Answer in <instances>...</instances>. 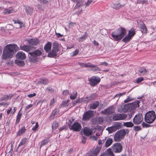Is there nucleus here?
I'll return each instance as SVG.
<instances>
[{"label": "nucleus", "mask_w": 156, "mask_h": 156, "mask_svg": "<svg viewBox=\"0 0 156 156\" xmlns=\"http://www.w3.org/2000/svg\"><path fill=\"white\" fill-rule=\"evenodd\" d=\"M49 81L47 79H44L40 80V81H38L37 82V83L38 84H48V83Z\"/></svg>", "instance_id": "e433bc0d"}, {"label": "nucleus", "mask_w": 156, "mask_h": 156, "mask_svg": "<svg viewBox=\"0 0 156 156\" xmlns=\"http://www.w3.org/2000/svg\"><path fill=\"white\" fill-rule=\"evenodd\" d=\"M38 127H39V126H38V123L37 122L36 123V125H35V126H34L32 128V129L34 131H35L37 130V129L38 128Z\"/></svg>", "instance_id": "864d4df0"}, {"label": "nucleus", "mask_w": 156, "mask_h": 156, "mask_svg": "<svg viewBox=\"0 0 156 156\" xmlns=\"http://www.w3.org/2000/svg\"><path fill=\"white\" fill-rule=\"evenodd\" d=\"M75 2H76V4L74 8V10L82 6L83 3V2L82 0H76Z\"/></svg>", "instance_id": "393cba45"}, {"label": "nucleus", "mask_w": 156, "mask_h": 156, "mask_svg": "<svg viewBox=\"0 0 156 156\" xmlns=\"http://www.w3.org/2000/svg\"><path fill=\"white\" fill-rule=\"evenodd\" d=\"M79 51L78 49H76L73 52V56H75L77 55L79 53Z\"/></svg>", "instance_id": "bf43d9fd"}, {"label": "nucleus", "mask_w": 156, "mask_h": 156, "mask_svg": "<svg viewBox=\"0 0 156 156\" xmlns=\"http://www.w3.org/2000/svg\"><path fill=\"white\" fill-rule=\"evenodd\" d=\"M19 50V47L16 44H9L5 46L3 50L2 58L6 60L12 58L14 53Z\"/></svg>", "instance_id": "f257e3e1"}, {"label": "nucleus", "mask_w": 156, "mask_h": 156, "mask_svg": "<svg viewBox=\"0 0 156 156\" xmlns=\"http://www.w3.org/2000/svg\"><path fill=\"white\" fill-rule=\"evenodd\" d=\"M105 156H115L110 148L108 149L105 152L103 153Z\"/></svg>", "instance_id": "b1692460"}, {"label": "nucleus", "mask_w": 156, "mask_h": 156, "mask_svg": "<svg viewBox=\"0 0 156 156\" xmlns=\"http://www.w3.org/2000/svg\"><path fill=\"white\" fill-rule=\"evenodd\" d=\"M12 94H9V95H4L2 96L0 99L1 101H5L6 100L11 99L12 97Z\"/></svg>", "instance_id": "c9c22d12"}, {"label": "nucleus", "mask_w": 156, "mask_h": 156, "mask_svg": "<svg viewBox=\"0 0 156 156\" xmlns=\"http://www.w3.org/2000/svg\"><path fill=\"white\" fill-rule=\"evenodd\" d=\"M122 124L120 122H117L115 124L114 126L112 128H110L108 129V131L109 133H111L114 131V129L116 130L121 128Z\"/></svg>", "instance_id": "2eb2a0df"}, {"label": "nucleus", "mask_w": 156, "mask_h": 156, "mask_svg": "<svg viewBox=\"0 0 156 156\" xmlns=\"http://www.w3.org/2000/svg\"><path fill=\"white\" fill-rule=\"evenodd\" d=\"M28 44H30L36 45L39 43L38 40L37 39H31L27 41Z\"/></svg>", "instance_id": "aec40b11"}, {"label": "nucleus", "mask_w": 156, "mask_h": 156, "mask_svg": "<svg viewBox=\"0 0 156 156\" xmlns=\"http://www.w3.org/2000/svg\"><path fill=\"white\" fill-rule=\"evenodd\" d=\"M99 105V102L98 101H96L90 104L89 105V108L90 109H94L96 108Z\"/></svg>", "instance_id": "5701e85b"}, {"label": "nucleus", "mask_w": 156, "mask_h": 156, "mask_svg": "<svg viewBox=\"0 0 156 156\" xmlns=\"http://www.w3.org/2000/svg\"><path fill=\"white\" fill-rule=\"evenodd\" d=\"M84 67H90L92 66V64L90 63H84Z\"/></svg>", "instance_id": "5fc2aeb1"}, {"label": "nucleus", "mask_w": 156, "mask_h": 156, "mask_svg": "<svg viewBox=\"0 0 156 156\" xmlns=\"http://www.w3.org/2000/svg\"><path fill=\"white\" fill-rule=\"evenodd\" d=\"M17 58L21 60L24 59L26 57L25 54L22 51H20L18 52L16 55Z\"/></svg>", "instance_id": "6ab92c4d"}, {"label": "nucleus", "mask_w": 156, "mask_h": 156, "mask_svg": "<svg viewBox=\"0 0 156 156\" xmlns=\"http://www.w3.org/2000/svg\"><path fill=\"white\" fill-rule=\"evenodd\" d=\"M49 142V140L48 138H47L43 140L41 142L40 147L44 146V145L47 144Z\"/></svg>", "instance_id": "ea45409f"}, {"label": "nucleus", "mask_w": 156, "mask_h": 156, "mask_svg": "<svg viewBox=\"0 0 156 156\" xmlns=\"http://www.w3.org/2000/svg\"><path fill=\"white\" fill-rule=\"evenodd\" d=\"M126 33L125 28L120 27L117 30L112 33V37L116 41L121 40L125 35Z\"/></svg>", "instance_id": "f03ea898"}, {"label": "nucleus", "mask_w": 156, "mask_h": 156, "mask_svg": "<svg viewBox=\"0 0 156 156\" xmlns=\"http://www.w3.org/2000/svg\"><path fill=\"white\" fill-rule=\"evenodd\" d=\"M22 115V114L19 112L18 115L17 116L16 122V123H18L19 122L20 120V117Z\"/></svg>", "instance_id": "a18cd8bd"}, {"label": "nucleus", "mask_w": 156, "mask_h": 156, "mask_svg": "<svg viewBox=\"0 0 156 156\" xmlns=\"http://www.w3.org/2000/svg\"><path fill=\"white\" fill-rule=\"evenodd\" d=\"M57 52L55 51H54L52 50L51 51H49L48 53V56L50 57H56L57 55Z\"/></svg>", "instance_id": "f704fd0d"}, {"label": "nucleus", "mask_w": 156, "mask_h": 156, "mask_svg": "<svg viewBox=\"0 0 156 156\" xmlns=\"http://www.w3.org/2000/svg\"><path fill=\"white\" fill-rule=\"evenodd\" d=\"M86 138L84 136H82V142L83 144H85L86 142Z\"/></svg>", "instance_id": "774afa93"}, {"label": "nucleus", "mask_w": 156, "mask_h": 156, "mask_svg": "<svg viewBox=\"0 0 156 156\" xmlns=\"http://www.w3.org/2000/svg\"><path fill=\"white\" fill-rule=\"evenodd\" d=\"M55 102V99L53 98L51 100L50 102V106H52Z\"/></svg>", "instance_id": "6e6d98bb"}, {"label": "nucleus", "mask_w": 156, "mask_h": 156, "mask_svg": "<svg viewBox=\"0 0 156 156\" xmlns=\"http://www.w3.org/2000/svg\"><path fill=\"white\" fill-rule=\"evenodd\" d=\"M131 105L130 103L125 105L124 107L123 111L126 112L130 110H132Z\"/></svg>", "instance_id": "a878e982"}, {"label": "nucleus", "mask_w": 156, "mask_h": 156, "mask_svg": "<svg viewBox=\"0 0 156 156\" xmlns=\"http://www.w3.org/2000/svg\"><path fill=\"white\" fill-rule=\"evenodd\" d=\"M25 10L27 14L31 15L33 12V9L32 8L27 6L25 7Z\"/></svg>", "instance_id": "7c9ffc66"}, {"label": "nucleus", "mask_w": 156, "mask_h": 156, "mask_svg": "<svg viewBox=\"0 0 156 156\" xmlns=\"http://www.w3.org/2000/svg\"><path fill=\"white\" fill-rule=\"evenodd\" d=\"M144 80V78L143 77L138 78L136 79V82L137 83H139Z\"/></svg>", "instance_id": "3c124183"}, {"label": "nucleus", "mask_w": 156, "mask_h": 156, "mask_svg": "<svg viewBox=\"0 0 156 156\" xmlns=\"http://www.w3.org/2000/svg\"><path fill=\"white\" fill-rule=\"evenodd\" d=\"M125 5V4L120 5L119 3L118 4H112L111 5V7L115 9H118L121 7H122Z\"/></svg>", "instance_id": "cd10ccee"}, {"label": "nucleus", "mask_w": 156, "mask_h": 156, "mask_svg": "<svg viewBox=\"0 0 156 156\" xmlns=\"http://www.w3.org/2000/svg\"><path fill=\"white\" fill-rule=\"evenodd\" d=\"M58 48L59 45L58 43L55 42L53 43L52 50H53V51H55L57 52H58L59 51Z\"/></svg>", "instance_id": "473e14b6"}, {"label": "nucleus", "mask_w": 156, "mask_h": 156, "mask_svg": "<svg viewBox=\"0 0 156 156\" xmlns=\"http://www.w3.org/2000/svg\"><path fill=\"white\" fill-rule=\"evenodd\" d=\"M136 32V30L134 28H132L129 31L128 35L132 38L135 34Z\"/></svg>", "instance_id": "c85d7f7f"}, {"label": "nucleus", "mask_w": 156, "mask_h": 156, "mask_svg": "<svg viewBox=\"0 0 156 156\" xmlns=\"http://www.w3.org/2000/svg\"><path fill=\"white\" fill-rule=\"evenodd\" d=\"M123 125L127 127H131L134 126V125L132 122H124Z\"/></svg>", "instance_id": "4c0bfd02"}, {"label": "nucleus", "mask_w": 156, "mask_h": 156, "mask_svg": "<svg viewBox=\"0 0 156 156\" xmlns=\"http://www.w3.org/2000/svg\"><path fill=\"white\" fill-rule=\"evenodd\" d=\"M101 150V147L97 146L95 148L90 149L87 154L90 156H97Z\"/></svg>", "instance_id": "423d86ee"}, {"label": "nucleus", "mask_w": 156, "mask_h": 156, "mask_svg": "<svg viewBox=\"0 0 156 156\" xmlns=\"http://www.w3.org/2000/svg\"><path fill=\"white\" fill-rule=\"evenodd\" d=\"M83 98H82L81 99H80V98L76 100V103L84 102V101H82L83 100Z\"/></svg>", "instance_id": "680f3d73"}, {"label": "nucleus", "mask_w": 156, "mask_h": 156, "mask_svg": "<svg viewBox=\"0 0 156 156\" xmlns=\"http://www.w3.org/2000/svg\"><path fill=\"white\" fill-rule=\"evenodd\" d=\"M55 34L58 37H61L63 36V35L59 33H57L56 32Z\"/></svg>", "instance_id": "69168bd1"}, {"label": "nucleus", "mask_w": 156, "mask_h": 156, "mask_svg": "<svg viewBox=\"0 0 156 156\" xmlns=\"http://www.w3.org/2000/svg\"><path fill=\"white\" fill-rule=\"evenodd\" d=\"M127 117V115L125 114L115 113L113 115V119L114 121L123 120Z\"/></svg>", "instance_id": "0eeeda50"}, {"label": "nucleus", "mask_w": 156, "mask_h": 156, "mask_svg": "<svg viewBox=\"0 0 156 156\" xmlns=\"http://www.w3.org/2000/svg\"><path fill=\"white\" fill-rule=\"evenodd\" d=\"M104 142V140H101L99 139L98 140V144L99 145L102 144Z\"/></svg>", "instance_id": "e2e57ef3"}, {"label": "nucleus", "mask_w": 156, "mask_h": 156, "mask_svg": "<svg viewBox=\"0 0 156 156\" xmlns=\"http://www.w3.org/2000/svg\"><path fill=\"white\" fill-rule=\"evenodd\" d=\"M70 129L75 132L80 131L81 129V124L78 122H74L70 128Z\"/></svg>", "instance_id": "9d476101"}, {"label": "nucleus", "mask_w": 156, "mask_h": 156, "mask_svg": "<svg viewBox=\"0 0 156 156\" xmlns=\"http://www.w3.org/2000/svg\"><path fill=\"white\" fill-rule=\"evenodd\" d=\"M137 3H142L143 4H147L148 1L145 0H137Z\"/></svg>", "instance_id": "09e8293b"}, {"label": "nucleus", "mask_w": 156, "mask_h": 156, "mask_svg": "<svg viewBox=\"0 0 156 156\" xmlns=\"http://www.w3.org/2000/svg\"><path fill=\"white\" fill-rule=\"evenodd\" d=\"M96 98V96L94 94H92L90 96L83 98L82 101L84 102H88Z\"/></svg>", "instance_id": "f3484780"}, {"label": "nucleus", "mask_w": 156, "mask_h": 156, "mask_svg": "<svg viewBox=\"0 0 156 156\" xmlns=\"http://www.w3.org/2000/svg\"><path fill=\"white\" fill-rule=\"evenodd\" d=\"M13 21L14 23H18L19 24V28H21L24 26L23 23L18 20H13Z\"/></svg>", "instance_id": "a19ab883"}, {"label": "nucleus", "mask_w": 156, "mask_h": 156, "mask_svg": "<svg viewBox=\"0 0 156 156\" xmlns=\"http://www.w3.org/2000/svg\"><path fill=\"white\" fill-rule=\"evenodd\" d=\"M92 66L90 67L91 68V70L92 71H100L101 70V69L96 66L92 64Z\"/></svg>", "instance_id": "58836bf2"}, {"label": "nucleus", "mask_w": 156, "mask_h": 156, "mask_svg": "<svg viewBox=\"0 0 156 156\" xmlns=\"http://www.w3.org/2000/svg\"><path fill=\"white\" fill-rule=\"evenodd\" d=\"M93 115V111L89 110L86 112L83 115L82 119L83 120H89Z\"/></svg>", "instance_id": "f8f14e48"}, {"label": "nucleus", "mask_w": 156, "mask_h": 156, "mask_svg": "<svg viewBox=\"0 0 156 156\" xmlns=\"http://www.w3.org/2000/svg\"><path fill=\"white\" fill-rule=\"evenodd\" d=\"M38 1H39L41 3H42L44 4H46L48 2L47 0H37Z\"/></svg>", "instance_id": "052dcab7"}, {"label": "nucleus", "mask_w": 156, "mask_h": 156, "mask_svg": "<svg viewBox=\"0 0 156 156\" xmlns=\"http://www.w3.org/2000/svg\"><path fill=\"white\" fill-rule=\"evenodd\" d=\"M101 79L99 78L93 76L89 80L90 83L92 86H94L100 81Z\"/></svg>", "instance_id": "4468645a"}, {"label": "nucleus", "mask_w": 156, "mask_h": 156, "mask_svg": "<svg viewBox=\"0 0 156 156\" xmlns=\"http://www.w3.org/2000/svg\"><path fill=\"white\" fill-rule=\"evenodd\" d=\"M139 103H140V102L138 101H135L131 103H130L131 105L132 109L133 110L136 108L139 107Z\"/></svg>", "instance_id": "4be33fe9"}, {"label": "nucleus", "mask_w": 156, "mask_h": 156, "mask_svg": "<svg viewBox=\"0 0 156 156\" xmlns=\"http://www.w3.org/2000/svg\"><path fill=\"white\" fill-rule=\"evenodd\" d=\"M15 63L16 64L20 66H23L24 65V61H23L16 60L15 61Z\"/></svg>", "instance_id": "37998d69"}, {"label": "nucleus", "mask_w": 156, "mask_h": 156, "mask_svg": "<svg viewBox=\"0 0 156 156\" xmlns=\"http://www.w3.org/2000/svg\"><path fill=\"white\" fill-rule=\"evenodd\" d=\"M127 129H121L116 132L114 137V139L115 141L119 142L126 135V132L129 133Z\"/></svg>", "instance_id": "20e7f679"}, {"label": "nucleus", "mask_w": 156, "mask_h": 156, "mask_svg": "<svg viewBox=\"0 0 156 156\" xmlns=\"http://www.w3.org/2000/svg\"><path fill=\"white\" fill-rule=\"evenodd\" d=\"M92 129L87 127H85L83 129V134L87 136L91 135L92 133Z\"/></svg>", "instance_id": "a211bd4d"}, {"label": "nucleus", "mask_w": 156, "mask_h": 156, "mask_svg": "<svg viewBox=\"0 0 156 156\" xmlns=\"http://www.w3.org/2000/svg\"><path fill=\"white\" fill-rule=\"evenodd\" d=\"M86 39V35L84 34L83 36L80 37L79 38V41L80 42H82Z\"/></svg>", "instance_id": "8fccbe9b"}, {"label": "nucleus", "mask_w": 156, "mask_h": 156, "mask_svg": "<svg viewBox=\"0 0 156 156\" xmlns=\"http://www.w3.org/2000/svg\"><path fill=\"white\" fill-rule=\"evenodd\" d=\"M138 25L140 27V30L143 33L146 34L147 33V29L145 24L143 22H142L141 23L139 24L138 22L137 21Z\"/></svg>", "instance_id": "dca6fc26"}, {"label": "nucleus", "mask_w": 156, "mask_h": 156, "mask_svg": "<svg viewBox=\"0 0 156 156\" xmlns=\"http://www.w3.org/2000/svg\"><path fill=\"white\" fill-rule=\"evenodd\" d=\"M98 122L99 123H101L104 120V118L102 117H99L98 118Z\"/></svg>", "instance_id": "13d9d810"}, {"label": "nucleus", "mask_w": 156, "mask_h": 156, "mask_svg": "<svg viewBox=\"0 0 156 156\" xmlns=\"http://www.w3.org/2000/svg\"><path fill=\"white\" fill-rule=\"evenodd\" d=\"M42 52L39 50L31 52H29V54L30 55L29 56V59L30 61L35 62L38 61V56L42 54Z\"/></svg>", "instance_id": "7ed1b4c3"}, {"label": "nucleus", "mask_w": 156, "mask_h": 156, "mask_svg": "<svg viewBox=\"0 0 156 156\" xmlns=\"http://www.w3.org/2000/svg\"><path fill=\"white\" fill-rule=\"evenodd\" d=\"M156 116L154 111H152L147 113L145 116V120L147 123H151L155 120Z\"/></svg>", "instance_id": "39448f33"}, {"label": "nucleus", "mask_w": 156, "mask_h": 156, "mask_svg": "<svg viewBox=\"0 0 156 156\" xmlns=\"http://www.w3.org/2000/svg\"><path fill=\"white\" fill-rule=\"evenodd\" d=\"M133 129L136 131H138L141 129V128L139 126H135L133 128Z\"/></svg>", "instance_id": "603ef678"}, {"label": "nucleus", "mask_w": 156, "mask_h": 156, "mask_svg": "<svg viewBox=\"0 0 156 156\" xmlns=\"http://www.w3.org/2000/svg\"><path fill=\"white\" fill-rule=\"evenodd\" d=\"M36 95V94L34 93L33 94H30L28 95V97L30 98L34 97Z\"/></svg>", "instance_id": "338daca9"}, {"label": "nucleus", "mask_w": 156, "mask_h": 156, "mask_svg": "<svg viewBox=\"0 0 156 156\" xmlns=\"http://www.w3.org/2000/svg\"><path fill=\"white\" fill-rule=\"evenodd\" d=\"M26 129L25 127H22L21 129H20L18 132L17 135L20 136L21 135L24 133L26 131Z\"/></svg>", "instance_id": "72a5a7b5"}, {"label": "nucleus", "mask_w": 156, "mask_h": 156, "mask_svg": "<svg viewBox=\"0 0 156 156\" xmlns=\"http://www.w3.org/2000/svg\"><path fill=\"white\" fill-rule=\"evenodd\" d=\"M77 95V92L74 91L73 92V94H70V98L72 100H74L76 98Z\"/></svg>", "instance_id": "c03bdc74"}, {"label": "nucleus", "mask_w": 156, "mask_h": 156, "mask_svg": "<svg viewBox=\"0 0 156 156\" xmlns=\"http://www.w3.org/2000/svg\"><path fill=\"white\" fill-rule=\"evenodd\" d=\"M93 2V0H88L86 3V5L87 6H88Z\"/></svg>", "instance_id": "4d7b16f0"}, {"label": "nucleus", "mask_w": 156, "mask_h": 156, "mask_svg": "<svg viewBox=\"0 0 156 156\" xmlns=\"http://www.w3.org/2000/svg\"><path fill=\"white\" fill-rule=\"evenodd\" d=\"M14 10L11 7H9L5 9L3 11L4 14H9L12 13Z\"/></svg>", "instance_id": "2f4dec72"}, {"label": "nucleus", "mask_w": 156, "mask_h": 156, "mask_svg": "<svg viewBox=\"0 0 156 156\" xmlns=\"http://www.w3.org/2000/svg\"><path fill=\"white\" fill-rule=\"evenodd\" d=\"M20 49L25 51L28 52L32 51L34 49H35L36 48L34 47H33L29 45H20Z\"/></svg>", "instance_id": "9b49d317"}, {"label": "nucleus", "mask_w": 156, "mask_h": 156, "mask_svg": "<svg viewBox=\"0 0 156 156\" xmlns=\"http://www.w3.org/2000/svg\"><path fill=\"white\" fill-rule=\"evenodd\" d=\"M132 37L128 34L126 36L122 39V41L126 43L129 42L132 39Z\"/></svg>", "instance_id": "79ce46f5"}, {"label": "nucleus", "mask_w": 156, "mask_h": 156, "mask_svg": "<svg viewBox=\"0 0 156 156\" xmlns=\"http://www.w3.org/2000/svg\"><path fill=\"white\" fill-rule=\"evenodd\" d=\"M51 43L48 42L44 46V50L46 52L49 53L51 50Z\"/></svg>", "instance_id": "412c9836"}, {"label": "nucleus", "mask_w": 156, "mask_h": 156, "mask_svg": "<svg viewBox=\"0 0 156 156\" xmlns=\"http://www.w3.org/2000/svg\"><path fill=\"white\" fill-rule=\"evenodd\" d=\"M27 141V138H24L20 142V143L19 147L23 145H24L26 142Z\"/></svg>", "instance_id": "de8ad7c7"}, {"label": "nucleus", "mask_w": 156, "mask_h": 156, "mask_svg": "<svg viewBox=\"0 0 156 156\" xmlns=\"http://www.w3.org/2000/svg\"><path fill=\"white\" fill-rule=\"evenodd\" d=\"M139 75L140 76H143L147 73V70L144 67H140L139 70Z\"/></svg>", "instance_id": "bb28decb"}, {"label": "nucleus", "mask_w": 156, "mask_h": 156, "mask_svg": "<svg viewBox=\"0 0 156 156\" xmlns=\"http://www.w3.org/2000/svg\"><path fill=\"white\" fill-rule=\"evenodd\" d=\"M58 126V122L56 121L53 122L52 127L53 129H55Z\"/></svg>", "instance_id": "49530a36"}, {"label": "nucleus", "mask_w": 156, "mask_h": 156, "mask_svg": "<svg viewBox=\"0 0 156 156\" xmlns=\"http://www.w3.org/2000/svg\"><path fill=\"white\" fill-rule=\"evenodd\" d=\"M131 98L129 97L127 98L124 100V102L125 103H127L131 101Z\"/></svg>", "instance_id": "0e129e2a"}, {"label": "nucleus", "mask_w": 156, "mask_h": 156, "mask_svg": "<svg viewBox=\"0 0 156 156\" xmlns=\"http://www.w3.org/2000/svg\"><path fill=\"white\" fill-rule=\"evenodd\" d=\"M113 151L115 153H120L122 150V146L120 143H116L112 146Z\"/></svg>", "instance_id": "1a4fd4ad"}, {"label": "nucleus", "mask_w": 156, "mask_h": 156, "mask_svg": "<svg viewBox=\"0 0 156 156\" xmlns=\"http://www.w3.org/2000/svg\"><path fill=\"white\" fill-rule=\"evenodd\" d=\"M115 112L114 108L113 106H111L105 109L103 111H102L101 112L103 114L108 115L111 114L114 112Z\"/></svg>", "instance_id": "ddd939ff"}, {"label": "nucleus", "mask_w": 156, "mask_h": 156, "mask_svg": "<svg viewBox=\"0 0 156 156\" xmlns=\"http://www.w3.org/2000/svg\"><path fill=\"white\" fill-rule=\"evenodd\" d=\"M113 142V139L112 138H108L106 140L105 147H108L112 144Z\"/></svg>", "instance_id": "c756f323"}, {"label": "nucleus", "mask_w": 156, "mask_h": 156, "mask_svg": "<svg viewBox=\"0 0 156 156\" xmlns=\"http://www.w3.org/2000/svg\"><path fill=\"white\" fill-rule=\"evenodd\" d=\"M143 120V116L142 114H136L133 119V122L135 124H140Z\"/></svg>", "instance_id": "6e6552de"}]
</instances>
